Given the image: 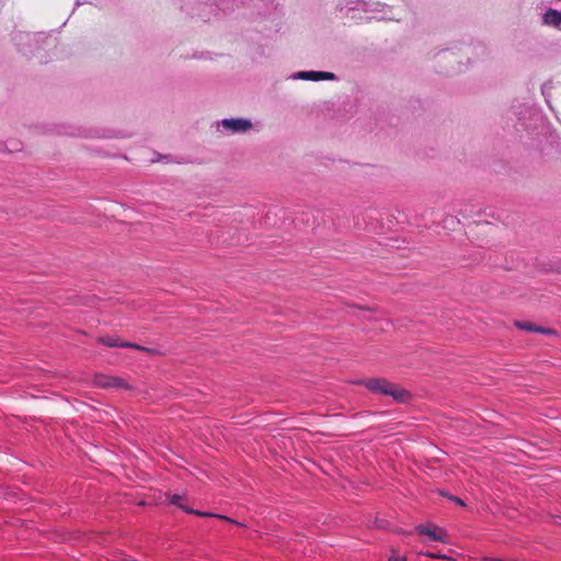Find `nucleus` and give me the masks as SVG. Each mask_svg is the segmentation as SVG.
<instances>
[{"mask_svg":"<svg viewBox=\"0 0 561 561\" xmlns=\"http://www.w3.org/2000/svg\"><path fill=\"white\" fill-rule=\"evenodd\" d=\"M451 501L457 503V504H459V505H461V506H465V502L460 497H458V496H453Z\"/></svg>","mask_w":561,"mask_h":561,"instance_id":"obj_20","label":"nucleus"},{"mask_svg":"<svg viewBox=\"0 0 561 561\" xmlns=\"http://www.w3.org/2000/svg\"><path fill=\"white\" fill-rule=\"evenodd\" d=\"M221 126L224 129L230 131L231 134H241L247 133L252 128V122L248 118H225L221 121Z\"/></svg>","mask_w":561,"mask_h":561,"instance_id":"obj_5","label":"nucleus"},{"mask_svg":"<svg viewBox=\"0 0 561 561\" xmlns=\"http://www.w3.org/2000/svg\"><path fill=\"white\" fill-rule=\"evenodd\" d=\"M386 523H387V522H386V520H383V519H380V520H379V519H375L374 525H375L376 527H378V528H383V527H386Z\"/></svg>","mask_w":561,"mask_h":561,"instance_id":"obj_18","label":"nucleus"},{"mask_svg":"<svg viewBox=\"0 0 561 561\" xmlns=\"http://www.w3.org/2000/svg\"><path fill=\"white\" fill-rule=\"evenodd\" d=\"M80 4H81L80 0H77V1H76V5L78 7V5H80Z\"/></svg>","mask_w":561,"mask_h":561,"instance_id":"obj_23","label":"nucleus"},{"mask_svg":"<svg viewBox=\"0 0 561 561\" xmlns=\"http://www.w3.org/2000/svg\"><path fill=\"white\" fill-rule=\"evenodd\" d=\"M379 7H385V4L380 2H374L369 4V2L365 0H344L337 4L339 10H343L344 8H347L348 10H363V11H378L381 10Z\"/></svg>","mask_w":561,"mask_h":561,"instance_id":"obj_7","label":"nucleus"},{"mask_svg":"<svg viewBox=\"0 0 561 561\" xmlns=\"http://www.w3.org/2000/svg\"><path fill=\"white\" fill-rule=\"evenodd\" d=\"M121 345H122V347H124V348L142 350V351H147V352H150V353L152 352V350H148V348H146V347H144V346H140V345H138V344H134V343H129V342H124V343H122Z\"/></svg>","mask_w":561,"mask_h":561,"instance_id":"obj_14","label":"nucleus"},{"mask_svg":"<svg viewBox=\"0 0 561 561\" xmlns=\"http://www.w3.org/2000/svg\"><path fill=\"white\" fill-rule=\"evenodd\" d=\"M294 80H309V81H333L336 80V76L329 71H298L290 77Z\"/></svg>","mask_w":561,"mask_h":561,"instance_id":"obj_6","label":"nucleus"},{"mask_svg":"<svg viewBox=\"0 0 561 561\" xmlns=\"http://www.w3.org/2000/svg\"><path fill=\"white\" fill-rule=\"evenodd\" d=\"M416 531L420 535L430 536L432 538V540H434V541H440V542L444 541L445 533L442 529H439L437 531L436 528L431 529L428 526L422 524V525L416 526Z\"/></svg>","mask_w":561,"mask_h":561,"instance_id":"obj_10","label":"nucleus"},{"mask_svg":"<svg viewBox=\"0 0 561 561\" xmlns=\"http://www.w3.org/2000/svg\"><path fill=\"white\" fill-rule=\"evenodd\" d=\"M58 134L62 135H69V136H78V137H91V138H99L103 137L104 135L101 134L99 129H85L82 127H72V126H60L58 129Z\"/></svg>","mask_w":561,"mask_h":561,"instance_id":"obj_8","label":"nucleus"},{"mask_svg":"<svg viewBox=\"0 0 561 561\" xmlns=\"http://www.w3.org/2000/svg\"><path fill=\"white\" fill-rule=\"evenodd\" d=\"M543 22L552 26H561V12L554 9H548L543 14Z\"/></svg>","mask_w":561,"mask_h":561,"instance_id":"obj_11","label":"nucleus"},{"mask_svg":"<svg viewBox=\"0 0 561 561\" xmlns=\"http://www.w3.org/2000/svg\"><path fill=\"white\" fill-rule=\"evenodd\" d=\"M440 494H442L443 496H445V497L449 499L450 501H451V497L454 496V495H450L449 493H446V492H440Z\"/></svg>","mask_w":561,"mask_h":561,"instance_id":"obj_21","label":"nucleus"},{"mask_svg":"<svg viewBox=\"0 0 561 561\" xmlns=\"http://www.w3.org/2000/svg\"><path fill=\"white\" fill-rule=\"evenodd\" d=\"M440 494H442L443 496H445V497L449 499L450 501H451V497L454 496V495H450L449 493H446V492H440Z\"/></svg>","mask_w":561,"mask_h":561,"instance_id":"obj_22","label":"nucleus"},{"mask_svg":"<svg viewBox=\"0 0 561 561\" xmlns=\"http://www.w3.org/2000/svg\"><path fill=\"white\" fill-rule=\"evenodd\" d=\"M5 149L13 152L21 150V144L19 141H11L10 146L5 145Z\"/></svg>","mask_w":561,"mask_h":561,"instance_id":"obj_15","label":"nucleus"},{"mask_svg":"<svg viewBox=\"0 0 561 561\" xmlns=\"http://www.w3.org/2000/svg\"><path fill=\"white\" fill-rule=\"evenodd\" d=\"M551 90H552V83L551 82H545L541 87V92H542V95L545 96V100L547 102V104L549 105L550 108L551 105H550V98H551Z\"/></svg>","mask_w":561,"mask_h":561,"instance_id":"obj_13","label":"nucleus"},{"mask_svg":"<svg viewBox=\"0 0 561 561\" xmlns=\"http://www.w3.org/2000/svg\"><path fill=\"white\" fill-rule=\"evenodd\" d=\"M182 501H183V496L180 495V494H173V495L170 496V500H169L170 504L180 507L181 510H183L187 514H192V515H196V516H202V517H215V518H219V519H224V520H227V522H230V523L238 524L236 520H233L230 517H227L225 515H221V514L209 513V512H202V511H198V510L191 508V507L184 505L182 503Z\"/></svg>","mask_w":561,"mask_h":561,"instance_id":"obj_4","label":"nucleus"},{"mask_svg":"<svg viewBox=\"0 0 561 561\" xmlns=\"http://www.w3.org/2000/svg\"><path fill=\"white\" fill-rule=\"evenodd\" d=\"M474 49L479 50L478 56H483L486 54V47L483 44H478Z\"/></svg>","mask_w":561,"mask_h":561,"instance_id":"obj_17","label":"nucleus"},{"mask_svg":"<svg viewBox=\"0 0 561 561\" xmlns=\"http://www.w3.org/2000/svg\"><path fill=\"white\" fill-rule=\"evenodd\" d=\"M46 38L47 37L44 33H27L19 31L13 35V42L18 50L25 56L33 54L35 49L39 48V44Z\"/></svg>","mask_w":561,"mask_h":561,"instance_id":"obj_2","label":"nucleus"},{"mask_svg":"<svg viewBox=\"0 0 561 561\" xmlns=\"http://www.w3.org/2000/svg\"><path fill=\"white\" fill-rule=\"evenodd\" d=\"M93 385L102 389H130L125 379L104 374H95L93 376Z\"/></svg>","mask_w":561,"mask_h":561,"instance_id":"obj_3","label":"nucleus"},{"mask_svg":"<svg viewBox=\"0 0 561 561\" xmlns=\"http://www.w3.org/2000/svg\"><path fill=\"white\" fill-rule=\"evenodd\" d=\"M515 325H516V328H518L523 331H527V332L541 333V334H546V335H556L554 330H552L550 328L537 325L530 321H515Z\"/></svg>","mask_w":561,"mask_h":561,"instance_id":"obj_9","label":"nucleus"},{"mask_svg":"<svg viewBox=\"0 0 561 561\" xmlns=\"http://www.w3.org/2000/svg\"><path fill=\"white\" fill-rule=\"evenodd\" d=\"M425 556H427L430 558H436V559H444L445 558L444 554L432 553V552H426Z\"/></svg>","mask_w":561,"mask_h":561,"instance_id":"obj_19","label":"nucleus"},{"mask_svg":"<svg viewBox=\"0 0 561 561\" xmlns=\"http://www.w3.org/2000/svg\"><path fill=\"white\" fill-rule=\"evenodd\" d=\"M407 558L405 557H402V556H399L396 550H392V553L391 556L389 557V561H405Z\"/></svg>","mask_w":561,"mask_h":561,"instance_id":"obj_16","label":"nucleus"},{"mask_svg":"<svg viewBox=\"0 0 561 561\" xmlns=\"http://www.w3.org/2000/svg\"><path fill=\"white\" fill-rule=\"evenodd\" d=\"M355 383L364 386L373 393L391 397L398 403H407L412 398L408 390L385 378H365Z\"/></svg>","mask_w":561,"mask_h":561,"instance_id":"obj_1","label":"nucleus"},{"mask_svg":"<svg viewBox=\"0 0 561 561\" xmlns=\"http://www.w3.org/2000/svg\"><path fill=\"white\" fill-rule=\"evenodd\" d=\"M99 343L108 346V347H122V343L118 339L113 336H101L99 339Z\"/></svg>","mask_w":561,"mask_h":561,"instance_id":"obj_12","label":"nucleus"}]
</instances>
